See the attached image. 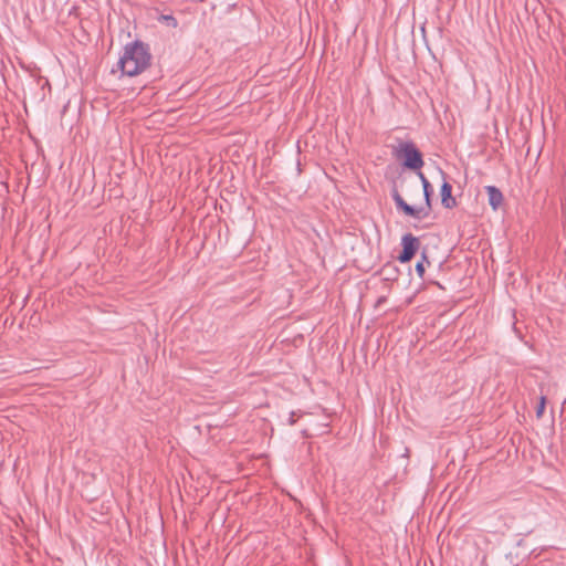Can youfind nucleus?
Masks as SVG:
<instances>
[{
  "instance_id": "nucleus-1",
  "label": "nucleus",
  "mask_w": 566,
  "mask_h": 566,
  "mask_svg": "<svg viewBox=\"0 0 566 566\" xmlns=\"http://www.w3.org/2000/svg\"><path fill=\"white\" fill-rule=\"evenodd\" d=\"M151 53L149 45L136 40L127 43L119 60L117 61V70L122 75L136 76L150 66Z\"/></svg>"
},
{
  "instance_id": "nucleus-11",
  "label": "nucleus",
  "mask_w": 566,
  "mask_h": 566,
  "mask_svg": "<svg viewBox=\"0 0 566 566\" xmlns=\"http://www.w3.org/2000/svg\"><path fill=\"white\" fill-rule=\"evenodd\" d=\"M386 301V297L385 296H381L377 300V303H376V307H378L381 303H384Z\"/></svg>"
},
{
  "instance_id": "nucleus-10",
  "label": "nucleus",
  "mask_w": 566,
  "mask_h": 566,
  "mask_svg": "<svg viewBox=\"0 0 566 566\" xmlns=\"http://www.w3.org/2000/svg\"><path fill=\"white\" fill-rule=\"evenodd\" d=\"M545 406H546V397L545 396H541L539 398V403L536 408V417L538 419H541L544 415V411H545Z\"/></svg>"
},
{
  "instance_id": "nucleus-5",
  "label": "nucleus",
  "mask_w": 566,
  "mask_h": 566,
  "mask_svg": "<svg viewBox=\"0 0 566 566\" xmlns=\"http://www.w3.org/2000/svg\"><path fill=\"white\" fill-rule=\"evenodd\" d=\"M484 189L488 193V201L490 207L496 211L502 206L504 200L502 191L495 186H485Z\"/></svg>"
},
{
  "instance_id": "nucleus-8",
  "label": "nucleus",
  "mask_w": 566,
  "mask_h": 566,
  "mask_svg": "<svg viewBox=\"0 0 566 566\" xmlns=\"http://www.w3.org/2000/svg\"><path fill=\"white\" fill-rule=\"evenodd\" d=\"M158 21H160V22H163L166 25L171 27V28H177L178 27L177 19L174 15H171V14H161L158 18Z\"/></svg>"
},
{
  "instance_id": "nucleus-12",
  "label": "nucleus",
  "mask_w": 566,
  "mask_h": 566,
  "mask_svg": "<svg viewBox=\"0 0 566 566\" xmlns=\"http://www.w3.org/2000/svg\"><path fill=\"white\" fill-rule=\"evenodd\" d=\"M289 422H290V424H294L295 423L294 413H291Z\"/></svg>"
},
{
  "instance_id": "nucleus-2",
  "label": "nucleus",
  "mask_w": 566,
  "mask_h": 566,
  "mask_svg": "<svg viewBox=\"0 0 566 566\" xmlns=\"http://www.w3.org/2000/svg\"><path fill=\"white\" fill-rule=\"evenodd\" d=\"M398 158H402V166L416 170L417 172L424 165L422 154L412 142H402L395 154Z\"/></svg>"
},
{
  "instance_id": "nucleus-7",
  "label": "nucleus",
  "mask_w": 566,
  "mask_h": 566,
  "mask_svg": "<svg viewBox=\"0 0 566 566\" xmlns=\"http://www.w3.org/2000/svg\"><path fill=\"white\" fill-rule=\"evenodd\" d=\"M419 179L421 180V184H422V189H423V197H424V206L423 208H427L428 209V214H430L431 210H432V206H431V195H432V187H431V184L429 182V180L427 179V177L424 176V174L419 170L417 172Z\"/></svg>"
},
{
  "instance_id": "nucleus-9",
  "label": "nucleus",
  "mask_w": 566,
  "mask_h": 566,
  "mask_svg": "<svg viewBox=\"0 0 566 566\" xmlns=\"http://www.w3.org/2000/svg\"><path fill=\"white\" fill-rule=\"evenodd\" d=\"M424 262L426 263H430L427 259V256L423 254L422 255V259L420 261L417 262L416 264V272L418 273L419 277L420 279H423V274H424Z\"/></svg>"
},
{
  "instance_id": "nucleus-3",
  "label": "nucleus",
  "mask_w": 566,
  "mask_h": 566,
  "mask_svg": "<svg viewBox=\"0 0 566 566\" xmlns=\"http://www.w3.org/2000/svg\"><path fill=\"white\" fill-rule=\"evenodd\" d=\"M391 197L396 203L398 210H401L406 216L412 217L415 219H424L429 217L428 209L423 207H413L407 203L399 191L394 189L391 191Z\"/></svg>"
},
{
  "instance_id": "nucleus-14",
  "label": "nucleus",
  "mask_w": 566,
  "mask_h": 566,
  "mask_svg": "<svg viewBox=\"0 0 566 566\" xmlns=\"http://www.w3.org/2000/svg\"><path fill=\"white\" fill-rule=\"evenodd\" d=\"M428 283L436 284V283H438V282H437V281H429Z\"/></svg>"
},
{
  "instance_id": "nucleus-13",
  "label": "nucleus",
  "mask_w": 566,
  "mask_h": 566,
  "mask_svg": "<svg viewBox=\"0 0 566 566\" xmlns=\"http://www.w3.org/2000/svg\"><path fill=\"white\" fill-rule=\"evenodd\" d=\"M385 281H397V279H388V277H385Z\"/></svg>"
},
{
  "instance_id": "nucleus-4",
  "label": "nucleus",
  "mask_w": 566,
  "mask_h": 566,
  "mask_svg": "<svg viewBox=\"0 0 566 566\" xmlns=\"http://www.w3.org/2000/svg\"><path fill=\"white\" fill-rule=\"evenodd\" d=\"M419 239L411 233H406L401 239L402 250L398 260L402 263L409 262L419 249Z\"/></svg>"
},
{
  "instance_id": "nucleus-6",
  "label": "nucleus",
  "mask_w": 566,
  "mask_h": 566,
  "mask_svg": "<svg viewBox=\"0 0 566 566\" xmlns=\"http://www.w3.org/2000/svg\"><path fill=\"white\" fill-rule=\"evenodd\" d=\"M441 205L446 209H452L457 206V200L452 197V186L444 180L440 188Z\"/></svg>"
}]
</instances>
